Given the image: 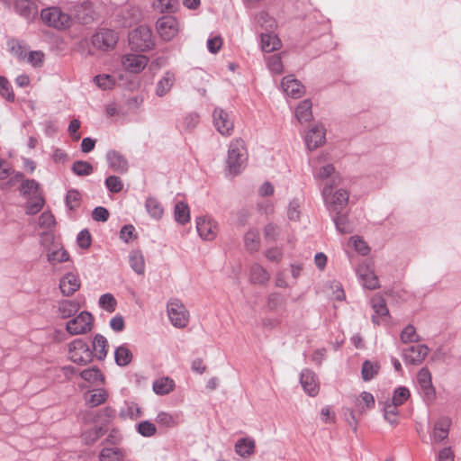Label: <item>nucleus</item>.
I'll list each match as a JSON object with an SVG mask.
<instances>
[{"label":"nucleus","instance_id":"obj_1","mask_svg":"<svg viewBox=\"0 0 461 461\" xmlns=\"http://www.w3.org/2000/svg\"><path fill=\"white\" fill-rule=\"evenodd\" d=\"M336 186L331 184H325L321 190L324 204L331 213H340L348 203V192L343 188L334 191Z\"/></svg>","mask_w":461,"mask_h":461},{"label":"nucleus","instance_id":"obj_2","mask_svg":"<svg viewBox=\"0 0 461 461\" xmlns=\"http://www.w3.org/2000/svg\"><path fill=\"white\" fill-rule=\"evenodd\" d=\"M248 154L244 140L236 139L232 140L228 149L226 159L227 169L230 175L240 174L245 167Z\"/></svg>","mask_w":461,"mask_h":461},{"label":"nucleus","instance_id":"obj_3","mask_svg":"<svg viewBox=\"0 0 461 461\" xmlns=\"http://www.w3.org/2000/svg\"><path fill=\"white\" fill-rule=\"evenodd\" d=\"M41 19L45 25L58 31L70 28L74 20L69 14L62 12L59 7L56 6L42 9Z\"/></svg>","mask_w":461,"mask_h":461},{"label":"nucleus","instance_id":"obj_4","mask_svg":"<svg viewBox=\"0 0 461 461\" xmlns=\"http://www.w3.org/2000/svg\"><path fill=\"white\" fill-rule=\"evenodd\" d=\"M129 45L136 51H148L154 48L155 41L150 28L139 26L132 30L128 36Z\"/></svg>","mask_w":461,"mask_h":461},{"label":"nucleus","instance_id":"obj_5","mask_svg":"<svg viewBox=\"0 0 461 461\" xmlns=\"http://www.w3.org/2000/svg\"><path fill=\"white\" fill-rule=\"evenodd\" d=\"M68 357L78 365H86L93 359V351L82 339H76L68 345Z\"/></svg>","mask_w":461,"mask_h":461},{"label":"nucleus","instance_id":"obj_6","mask_svg":"<svg viewBox=\"0 0 461 461\" xmlns=\"http://www.w3.org/2000/svg\"><path fill=\"white\" fill-rule=\"evenodd\" d=\"M170 322L176 328H185L189 321V312L178 299H171L167 305Z\"/></svg>","mask_w":461,"mask_h":461},{"label":"nucleus","instance_id":"obj_7","mask_svg":"<svg viewBox=\"0 0 461 461\" xmlns=\"http://www.w3.org/2000/svg\"><path fill=\"white\" fill-rule=\"evenodd\" d=\"M93 322V315L84 311L66 323V330L70 335L86 334L92 330Z\"/></svg>","mask_w":461,"mask_h":461},{"label":"nucleus","instance_id":"obj_8","mask_svg":"<svg viewBox=\"0 0 461 461\" xmlns=\"http://www.w3.org/2000/svg\"><path fill=\"white\" fill-rule=\"evenodd\" d=\"M157 31L164 41H171L180 31V25L176 17L165 15L159 18L156 23Z\"/></svg>","mask_w":461,"mask_h":461},{"label":"nucleus","instance_id":"obj_9","mask_svg":"<svg viewBox=\"0 0 461 461\" xmlns=\"http://www.w3.org/2000/svg\"><path fill=\"white\" fill-rule=\"evenodd\" d=\"M92 44L101 50L113 49L118 41L117 33L110 29H100L91 39Z\"/></svg>","mask_w":461,"mask_h":461},{"label":"nucleus","instance_id":"obj_10","mask_svg":"<svg viewBox=\"0 0 461 461\" xmlns=\"http://www.w3.org/2000/svg\"><path fill=\"white\" fill-rule=\"evenodd\" d=\"M429 348L425 344L413 345L402 351V357L406 365L419 366L427 357Z\"/></svg>","mask_w":461,"mask_h":461},{"label":"nucleus","instance_id":"obj_11","mask_svg":"<svg viewBox=\"0 0 461 461\" xmlns=\"http://www.w3.org/2000/svg\"><path fill=\"white\" fill-rule=\"evenodd\" d=\"M417 382L424 400L431 402L436 397V390L432 384V377L428 367H422L417 374Z\"/></svg>","mask_w":461,"mask_h":461},{"label":"nucleus","instance_id":"obj_12","mask_svg":"<svg viewBox=\"0 0 461 461\" xmlns=\"http://www.w3.org/2000/svg\"><path fill=\"white\" fill-rule=\"evenodd\" d=\"M213 125L222 136H230L234 130L233 121L230 114L220 107H216L212 113Z\"/></svg>","mask_w":461,"mask_h":461},{"label":"nucleus","instance_id":"obj_13","mask_svg":"<svg viewBox=\"0 0 461 461\" xmlns=\"http://www.w3.org/2000/svg\"><path fill=\"white\" fill-rule=\"evenodd\" d=\"M196 230L199 236L205 240L215 239L219 228L218 223L210 216H200L196 218Z\"/></svg>","mask_w":461,"mask_h":461},{"label":"nucleus","instance_id":"obj_14","mask_svg":"<svg viewBox=\"0 0 461 461\" xmlns=\"http://www.w3.org/2000/svg\"><path fill=\"white\" fill-rule=\"evenodd\" d=\"M149 59L144 55L140 54H125L122 58V64L123 68L130 73H140L147 66Z\"/></svg>","mask_w":461,"mask_h":461},{"label":"nucleus","instance_id":"obj_15","mask_svg":"<svg viewBox=\"0 0 461 461\" xmlns=\"http://www.w3.org/2000/svg\"><path fill=\"white\" fill-rule=\"evenodd\" d=\"M312 175L315 180L327 181L326 184L332 185H339L341 182V177L332 164H326L314 169Z\"/></svg>","mask_w":461,"mask_h":461},{"label":"nucleus","instance_id":"obj_16","mask_svg":"<svg viewBox=\"0 0 461 461\" xmlns=\"http://www.w3.org/2000/svg\"><path fill=\"white\" fill-rule=\"evenodd\" d=\"M96 18L97 14L90 2H84L74 7V19L80 24H89Z\"/></svg>","mask_w":461,"mask_h":461},{"label":"nucleus","instance_id":"obj_17","mask_svg":"<svg viewBox=\"0 0 461 461\" xmlns=\"http://www.w3.org/2000/svg\"><path fill=\"white\" fill-rule=\"evenodd\" d=\"M15 12L28 23H32L38 15V6L31 0H14Z\"/></svg>","mask_w":461,"mask_h":461},{"label":"nucleus","instance_id":"obj_18","mask_svg":"<svg viewBox=\"0 0 461 461\" xmlns=\"http://www.w3.org/2000/svg\"><path fill=\"white\" fill-rule=\"evenodd\" d=\"M106 160L109 168L113 171L120 174H124L128 171V160L121 152L114 149L108 150L106 153Z\"/></svg>","mask_w":461,"mask_h":461},{"label":"nucleus","instance_id":"obj_19","mask_svg":"<svg viewBox=\"0 0 461 461\" xmlns=\"http://www.w3.org/2000/svg\"><path fill=\"white\" fill-rule=\"evenodd\" d=\"M284 93L292 98H299L304 93V86L293 75L284 77L281 82Z\"/></svg>","mask_w":461,"mask_h":461},{"label":"nucleus","instance_id":"obj_20","mask_svg":"<svg viewBox=\"0 0 461 461\" xmlns=\"http://www.w3.org/2000/svg\"><path fill=\"white\" fill-rule=\"evenodd\" d=\"M325 140V129L321 124L312 127L304 137L305 144L310 150H313L322 145Z\"/></svg>","mask_w":461,"mask_h":461},{"label":"nucleus","instance_id":"obj_21","mask_svg":"<svg viewBox=\"0 0 461 461\" xmlns=\"http://www.w3.org/2000/svg\"><path fill=\"white\" fill-rule=\"evenodd\" d=\"M300 383L304 392L310 396H315L319 393V384L316 375L312 370L305 368L301 372Z\"/></svg>","mask_w":461,"mask_h":461},{"label":"nucleus","instance_id":"obj_22","mask_svg":"<svg viewBox=\"0 0 461 461\" xmlns=\"http://www.w3.org/2000/svg\"><path fill=\"white\" fill-rule=\"evenodd\" d=\"M356 272L363 287L369 290H375L379 287L378 277L368 268L367 266H358Z\"/></svg>","mask_w":461,"mask_h":461},{"label":"nucleus","instance_id":"obj_23","mask_svg":"<svg viewBox=\"0 0 461 461\" xmlns=\"http://www.w3.org/2000/svg\"><path fill=\"white\" fill-rule=\"evenodd\" d=\"M451 426V420L447 416H442L438 419L434 424V429L431 434V438L434 442H441L446 439L449 433Z\"/></svg>","mask_w":461,"mask_h":461},{"label":"nucleus","instance_id":"obj_24","mask_svg":"<svg viewBox=\"0 0 461 461\" xmlns=\"http://www.w3.org/2000/svg\"><path fill=\"white\" fill-rule=\"evenodd\" d=\"M79 287L80 282L78 276L72 273L65 275L59 281V289L65 296L72 295Z\"/></svg>","mask_w":461,"mask_h":461},{"label":"nucleus","instance_id":"obj_25","mask_svg":"<svg viewBox=\"0 0 461 461\" xmlns=\"http://www.w3.org/2000/svg\"><path fill=\"white\" fill-rule=\"evenodd\" d=\"M57 312L62 319L74 316L80 309V304L76 300H62L59 302Z\"/></svg>","mask_w":461,"mask_h":461},{"label":"nucleus","instance_id":"obj_26","mask_svg":"<svg viewBox=\"0 0 461 461\" xmlns=\"http://www.w3.org/2000/svg\"><path fill=\"white\" fill-rule=\"evenodd\" d=\"M351 399L359 413H364L366 410L372 409L375 406V398L368 392H362L359 396H353Z\"/></svg>","mask_w":461,"mask_h":461},{"label":"nucleus","instance_id":"obj_27","mask_svg":"<svg viewBox=\"0 0 461 461\" xmlns=\"http://www.w3.org/2000/svg\"><path fill=\"white\" fill-rule=\"evenodd\" d=\"M176 80L175 74L166 71L156 86V95L159 97L166 95L172 88Z\"/></svg>","mask_w":461,"mask_h":461},{"label":"nucleus","instance_id":"obj_28","mask_svg":"<svg viewBox=\"0 0 461 461\" xmlns=\"http://www.w3.org/2000/svg\"><path fill=\"white\" fill-rule=\"evenodd\" d=\"M371 305L375 311V315L372 316V321L375 325H379V316L384 317L389 314L384 299L382 296L375 295L371 299Z\"/></svg>","mask_w":461,"mask_h":461},{"label":"nucleus","instance_id":"obj_29","mask_svg":"<svg viewBox=\"0 0 461 461\" xmlns=\"http://www.w3.org/2000/svg\"><path fill=\"white\" fill-rule=\"evenodd\" d=\"M250 281L253 284L264 285L268 282L270 275L268 272L259 264L255 263L250 267L249 272Z\"/></svg>","mask_w":461,"mask_h":461},{"label":"nucleus","instance_id":"obj_30","mask_svg":"<svg viewBox=\"0 0 461 461\" xmlns=\"http://www.w3.org/2000/svg\"><path fill=\"white\" fill-rule=\"evenodd\" d=\"M312 104L309 99H305L298 104L295 110V117L299 122H306L312 119Z\"/></svg>","mask_w":461,"mask_h":461},{"label":"nucleus","instance_id":"obj_31","mask_svg":"<svg viewBox=\"0 0 461 461\" xmlns=\"http://www.w3.org/2000/svg\"><path fill=\"white\" fill-rule=\"evenodd\" d=\"M255 441L249 438L239 439L235 444V451L241 457L249 456L254 453Z\"/></svg>","mask_w":461,"mask_h":461},{"label":"nucleus","instance_id":"obj_32","mask_svg":"<svg viewBox=\"0 0 461 461\" xmlns=\"http://www.w3.org/2000/svg\"><path fill=\"white\" fill-rule=\"evenodd\" d=\"M145 207L149 216L155 220H160L164 213L161 203L155 197L146 199Z\"/></svg>","mask_w":461,"mask_h":461},{"label":"nucleus","instance_id":"obj_33","mask_svg":"<svg viewBox=\"0 0 461 461\" xmlns=\"http://www.w3.org/2000/svg\"><path fill=\"white\" fill-rule=\"evenodd\" d=\"M129 264L132 270L138 274L142 275L145 271L144 257L140 250H132L129 255Z\"/></svg>","mask_w":461,"mask_h":461},{"label":"nucleus","instance_id":"obj_34","mask_svg":"<svg viewBox=\"0 0 461 461\" xmlns=\"http://www.w3.org/2000/svg\"><path fill=\"white\" fill-rule=\"evenodd\" d=\"M333 221L336 226V229L340 233H351L353 232V224L349 221L348 214L342 213H334Z\"/></svg>","mask_w":461,"mask_h":461},{"label":"nucleus","instance_id":"obj_35","mask_svg":"<svg viewBox=\"0 0 461 461\" xmlns=\"http://www.w3.org/2000/svg\"><path fill=\"white\" fill-rule=\"evenodd\" d=\"M175 382L169 377H161L153 383V391L158 395H165L173 391Z\"/></svg>","mask_w":461,"mask_h":461},{"label":"nucleus","instance_id":"obj_36","mask_svg":"<svg viewBox=\"0 0 461 461\" xmlns=\"http://www.w3.org/2000/svg\"><path fill=\"white\" fill-rule=\"evenodd\" d=\"M108 397V393L104 388L95 389L86 396V402L91 407H96L104 403Z\"/></svg>","mask_w":461,"mask_h":461},{"label":"nucleus","instance_id":"obj_37","mask_svg":"<svg viewBox=\"0 0 461 461\" xmlns=\"http://www.w3.org/2000/svg\"><path fill=\"white\" fill-rule=\"evenodd\" d=\"M114 360L118 366H126L132 360V353L126 345L119 346L114 351Z\"/></svg>","mask_w":461,"mask_h":461},{"label":"nucleus","instance_id":"obj_38","mask_svg":"<svg viewBox=\"0 0 461 461\" xmlns=\"http://www.w3.org/2000/svg\"><path fill=\"white\" fill-rule=\"evenodd\" d=\"M175 221L179 224H185L190 221V211L187 203L178 202L174 208Z\"/></svg>","mask_w":461,"mask_h":461},{"label":"nucleus","instance_id":"obj_39","mask_svg":"<svg viewBox=\"0 0 461 461\" xmlns=\"http://www.w3.org/2000/svg\"><path fill=\"white\" fill-rule=\"evenodd\" d=\"M244 244L247 250L256 252L260 247L259 233L257 230H249L244 236Z\"/></svg>","mask_w":461,"mask_h":461},{"label":"nucleus","instance_id":"obj_40","mask_svg":"<svg viewBox=\"0 0 461 461\" xmlns=\"http://www.w3.org/2000/svg\"><path fill=\"white\" fill-rule=\"evenodd\" d=\"M280 45V41L273 33H261V49L265 52H271Z\"/></svg>","mask_w":461,"mask_h":461},{"label":"nucleus","instance_id":"obj_41","mask_svg":"<svg viewBox=\"0 0 461 461\" xmlns=\"http://www.w3.org/2000/svg\"><path fill=\"white\" fill-rule=\"evenodd\" d=\"M20 192L29 198L39 196V183L34 179L23 180Z\"/></svg>","mask_w":461,"mask_h":461},{"label":"nucleus","instance_id":"obj_42","mask_svg":"<svg viewBox=\"0 0 461 461\" xmlns=\"http://www.w3.org/2000/svg\"><path fill=\"white\" fill-rule=\"evenodd\" d=\"M123 458V451L118 447H104L100 454V461H121Z\"/></svg>","mask_w":461,"mask_h":461},{"label":"nucleus","instance_id":"obj_43","mask_svg":"<svg viewBox=\"0 0 461 461\" xmlns=\"http://www.w3.org/2000/svg\"><path fill=\"white\" fill-rule=\"evenodd\" d=\"M93 348L99 360H103L107 355V339L101 334H96L93 339Z\"/></svg>","mask_w":461,"mask_h":461},{"label":"nucleus","instance_id":"obj_44","mask_svg":"<svg viewBox=\"0 0 461 461\" xmlns=\"http://www.w3.org/2000/svg\"><path fill=\"white\" fill-rule=\"evenodd\" d=\"M380 366L376 362L370 360L364 361L361 369V375L364 381L367 382L372 380L378 373Z\"/></svg>","mask_w":461,"mask_h":461},{"label":"nucleus","instance_id":"obj_45","mask_svg":"<svg viewBox=\"0 0 461 461\" xmlns=\"http://www.w3.org/2000/svg\"><path fill=\"white\" fill-rule=\"evenodd\" d=\"M411 396L410 391L405 386L397 387L393 393L391 400H388L391 403L395 406L402 405Z\"/></svg>","mask_w":461,"mask_h":461},{"label":"nucleus","instance_id":"obj_46","mask_svg":"<svg viewBox=\"0 0 461 461\" xmlns=\"http://www.w3.org/2000/svg\"><path fill=\"white\" fill-rule=\"evenodd\" d=\"M80 376L84 380L93 384L103 383L104 380L103 374L97 367L84 369L80 373Z\"/></svg>","mask_w":461,"mask_h":461},{"label":"nucleus","instance_id":"obj_47","mask_svg":"<svg viewBox=\"0 0 461 461\" xmlns=\"http://www.w3.org/2000/svg\"><path fill=\"white\" fill-rule=\"evenodd\" d=\"M401 341L404 344L419 342L420 340V337L416 332V329L413 325H407L400 334Z\"/></svg>","mask_w":461,"mask_h":461},{"label":"nucleus","instance_id":"obj_48","mask_svg":"<svg viewBox=\"0 0 461 461\" xmlns=\"http://www.w3.org/2000/svg\"><path fill=\"white\" fill-rule=\"evenodd\" d=\"M71 170L77 176H86L93 173V166L87 161L77 160L73 163Z\"/></svg>","mask_w":461,"mask_h":461},{"label":"nucleus","instance_id":"obj_49","mask_svg":"<svg viewBox=\"0 0 461 461\" xmlns=\"http://www.w3.org/2000/svg\"><path fill=\"white\" fill-rule=\"evenodd\" d=\"M399 414L398 406L393 405L389 401L384 404V417L392 425L398 423L397 416Z\"/></svg>","mask_w":461,"mask_h":461},{"label":"nucleus","instance_id":"obj_50","mask_svg":"<svg viewBox=\"0 0 461 461\" xmlns=\"http://www.w3.org/2000/svg\"><path fill=\"white\" fill-rule=\"evenodd\" d=\"M96 86L104 90L111 89L115 85V78L111 75L103 74L94 77Z\"/></svg>","mask_w":461,"mask_h":461},{"label":"nucleus","instance_id":"obj_51","mask_svg":"<svg viewBox=\"0 0 461 461\" xmlns=\"http://www.w3.org/2000/svg\"><path fill=\"white\" fill-rule=\"evenodd\" d=\"M98 303L100 307L104 308L108 312H114L117 306L116 299L112 294L109 293L101 295Z\"/></svg>","mask_w":461,"mask_h":461},{"label":"nucleus","instance_id":"obj_52","mask_svg":"<svg viewBox=\"0 0 461 461\" xmlns=\"http://www.w3.org/2000/svg\"><path fill=\"white\" fill-rule=\"evenodd\" d=\"M105 187L111 192V193H120L123 188V183L122 179L117 176H110L106 177L104 181Z\"/></svg>","mask_w":461,"mask_h":461},{"label":"nucleus","instance_id":"obj_53","mask_svg":"<svg viewBox=\"0 0 461 461\" xmlns=\"http://www.w3.org/2000/svg\"><path fill=\"white\" fill-rule=\"evenodd\" d=\"M32 198L33 200L29 201L25 208V212L29 215L38 213L44 205V199L41 195Z\"/></svg>","mask_w":461,"mask_h":461},{"label":"nucleus","instance_id":"obj_54","mask_svg":"<svg viewBox=\"0 0 461 461\" xmlns=\"http://www.w3.org/2000/svg\"><path fill=\"white\" fill-rule=\"evenodd\" d=\"M105 429L103 427L94 428L83 434L84 440L86 444L91 445L103 437Z\"/></svg>","mask_w":461,"mask_h":461},{"label":"nucleus","instance_id":"obj_55","mask_svg":"<svg viewBox=\"0 0 461 461\" xmlns=\"http://www.w3.org/2000/svg\"><path fill=\"white\" fill-rule=\"evenodd\" d=\"M81 194L76 189H71L68 191L66 195V204L70 210H75L79 206Z\"/></svg>","mask_w":461,"mask_h":461},{"label":"nucleus","instance_id":"obj_56","mask_svg":"<svg viewBox=\"0 0 461 461\" xmlns=\"http://www.w3.org/2000/svg\"><path fill=\"white\" fill-rule=\"evenodd\" d=\"M137 431L143 437H151L156 433L157 429L152 422L144 420L137 425Z\"/></svg>","mask_w":461,"mask_h":461},{"label":"nucleus","instance_id":"obj_57","mask_svg":"<svg viewBox=\"0 0 461 461\" xmlns=\"http://www.w3.org/2000/svg\"><path fill=\"white\" fill-rule=\"evenodd\" d=\"M267 68L275 74H281L284 69L281 57L277 54L270 56L267 59Z\"/></svg>","mask_w":461,"mask_h":461},{"label":"nucleus","instance_id":"obj_58","mask_svg":"<svg viewBox=\"0 0 461 461\" xmlns=\"http://www.w3.org/2000/svg\"><path fill=\"white\" fill-rule=\"evenodd\" d=\"M300 201L297 198L293 199L287 208V217L291 221H298L300 219Z\"/></svg>","mask_w":461,"mask_h":461},{"label":"nucleus","instance_id":"obj_59","mask_svg":"<svg viewBox=\"0 0 461 461\" xmlns=\"http://www.w3.org/2000/svg\"><path fill=\"white\" fill-rule=\"evenodd\" d=\"M69 258L68 253L63 248L51 251L48 254V260L50 263L66 262Z\"/></svg>","mask_w":461,"mask_h":461},{"label":"nucleus","instance_id":"obj_60","mask_svg":"<svg viewBox=\"0 0 461 461\" xmlns=\"http://www.w3.org/2000/svg\"><path fill=\"white\" fill-rule=\"evenodd\" d=\"M0 95L8 101H14L12 86L5 77H0Z\"/></svg>","mask_w":461,"mask_h":461},{"label":"nucleus","instance_id":"obj_61","mask_svg":"<svg viewBox=\"0 0 461 461\" xmlns=\"http://www.w3.org/2000/svg\"><path fill=\"white\" fill-rule=\"evenodd\" d=\"M257 23H259L266 30H272L276 26V22L266 12H260L257 15Z\"/></svg>","mask_w":461,"mask_h":461},{"label":"nucleus","instance_id":"obj_62","mask_svg":"<svg viewBox=\"0 0 461 461\" xmlns=\"http://www.w3.org/2000/svg\"><path fill=\"white\" fill-rule=\"evenodd\" d=\"M140 415V409L137 404L131 403L127 405L126 409H122L120 411V416L123 419L131 418L136 419Z\"/></svg>","mask_w":461,"mask_h":461},{"label":"nucleus","instance_id":"obj_63","mask_svg":"<svg viewBox=\"0 0 461 461\" xmlns=\"http://www.w3.org/2000/svg\"><path fill=\"white\" fill-rule=\"evenodd\" d=\"M200 121V116L196 113H187L182 121L183 127L185 130H191L197 126Z\"/></svg>","mask_w":461,"mask_h":461},{"label":"nucleus","instance_id":"obj_64","mask_svg":"<svg viewBox=\"0 0 461 461\" xmlns=\"http://www.w3.org/2000/svg\"><path fill=\"white\" fill-rule=\"evenodd\" d=\"M77 242L81 249H88L91 245V235L88 230H82L77 237Z\"/></svg>","mask_w":461,"mask_h":461}]
</instances>
